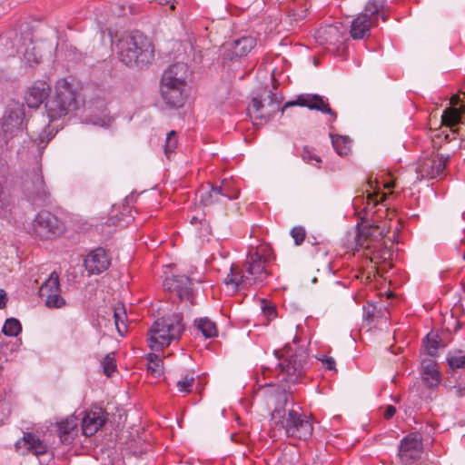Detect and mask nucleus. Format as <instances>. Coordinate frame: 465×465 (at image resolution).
Wrapping results in <instances>:
<instances>
[{"instance_id": "f257e3e1", "label": "nucleus", "mask_w": 465, "mask_h": 465, "mask_svg": "<svg viewBox=\"0 0 465 465\" xmlns=\"http://www.w3.org/2000/svg\"><path fill=\"white\" fill-rule=\"evenodd\" d=\"M269 247L259 246L247 255L244 271L236 265H232L231 272L224 279V282L227 285H232L235 290L263 284L272 274L269 270Z\"/></svg>"}, {"instance_id": "6e6552de", "label": "nucleus", "mask_w": 465, "mask_h": 465, "mask_svg": "<svg viewBox=\"0 0 465 465\" xmlns=\"http://www.w3.org/2000/svg\"><path fill=\"white\" fill-rule=\"evenodd\" d=\"M390 232L387 222L382 224L366 223L358 225L356 245L375 253L384 246L383 239Z\"/></svg>"}, {"instance_id": "a18cd8bd", "label": "nucleus", "mask_w": 465, "mask_h": 465, "mask_svg": "<svg viewBox=\"0 0 465 465\" xmlns=\"http://www.w3.org/2000/svg\"><path fill=\"white\" fill-rule=\"evenodd\" d=\"M302 157L305 162L312 164H313L312 161H314L316 163H321V158L313 152V150L310 149L309 147H304L302 149Z\"/></svg>"}, {"instance_id": "680f3d73", "label": "nucleus", "mask_w": 465, "mask_h": 465, "mask_svg": "<svg viewBox=\"0 0 465 465\" xmlns=\"http://www.w3.org/2000/svg\"><path fill=\"white\" fill-rule=\"evenodd\" d=\"M196 223H198V219L196 217H193L192 220H191V223L194 224Z\"/></svg>"}, {"instance_id": "13d9d810", "label": "nucleus", "mask_w": 465, "mask_h": 465, "mask_svg": "<svg viewBox=\"0 0 465 465\" xmlns=\"http://www.w3.org/2000/svg\"><path fill=\"white\" fill-rule=\"evenodd\" d=\"M442 134H444V139H445V141H447V142H450V141H451L452 139H454V138H455L454 136H453V137H450V134H449V133H445V131H442Z\"/></svg>"}, {"instance_id": "473e14b6", "label": "nucleus", "mask_w": 465, "mask_h": 465, "mask_svg": "<svg viewBox=\"0 0 465 465\" xmlns=\"http://www.w3.org/2000/svg\"><path fill=\"white\" fill-rule=\"evenodd\" d=\"M216 188L222 199L234 200L238 198L240 193V190L236 187L234 182L231 180H223Z\"/></svg>"}, {"instance_id": "9b49d317", "label": "nucleus", "mask_w": 465, "mask_h": 465, "mask_svg": "<svg viewBox=\"0 0 465 465\" xmlns=\"http://www.w3.org/2000/svg\"><path fill=\"white\" fill-rule=\"evenodd\" d=\"M423 440L419 432H411L405 436L400 443L398 457L401 464H411L421 458Z\"/></svg>"}, {"instance_id": "3c124183", "label": "nucleus", "mask_w": 465, "mask_h": 465, "mask_svg": "<svg viewBox=\"0 0 465 465\" xmlns=\"http://www.w3.org/2000/svg\"><path fill=\"white\" fill-rule=\"evenodd\" d=\"M378 195H379L378 193L374 194V193H370L366 198L367 206L364 209H367L371 204L375 206L378 203V200H377Z\"/></svg>"}, {"instance_id": "393cba45", "label": "nucleus", "mask_w": 465, "mask_h": 465, "mask_svg": "<svg viewBox=\"0 0 465 465\" xmlns=\"http://www.w3.org/2000/svg\"><path fill=\"white\" fill-rule=\"evenodd\" d=\"M24 119V112L22 108L16 107L6 112L4 116L3 131L5 134H15L21 130Z\"/></svg>"}, {"instance_id": "49530a36", "label": "nucleus", "mask_w": 465, "mask_h": 465, "mask_svg": "<svg viewBox=\"0 0 465 465\" xmlns=\"http://www.w3.org/2000/svg\"><path fill=\"white\" fill-rule=\"evenodd\" d=\"M376 311L377 309L374 304L367 303V305L363 307L364 317L367 320H372L375 316Z\"/></svg>"}, {"instance_id": "37998d69", "label": "nucleus", "mask_w": 465, "mask_h": 465, "mask_svg": "<svg viewBox=\"0 0 465 465\" xmlns=\"http://www.w3.org/2000/svg\"><path fill=\"white\" fill-rule=\"evenodd\" d=\"M194 384V377L193 375H185L177 382V388L180 392L190 393Z\"/></svg>"}, {"instance_id": "79ce46f5", "label": "nucleus", "mask_w": 465, "mask_h": 465, "mask_svg": "<svg viewBox=\"0 0 465 465\" xmlns=\"http://www.w3.org/2000/svg\"><path fill=\"white\" fill-rule=\"evenodd\" d=\"M45 304L49 308H61L64 305V300L60 295V292L51 293L50 296H45Z\"/></svg>"}, {"instance_id": "a878e982", "label": "nucleus", "mask_w": 465, "mask_h": 465, "mask_svg": "<svg viewBox=\"0 0 465 465\" xmlns=\"http://www.w3.org/2000/svg\"><path fill=\"white\" fill-rule=\"evenodd\" d=\"M56 425L61 442L64 444L71 443L76 435L77 419L74 416H70Z\"/></svg>"}, {"instance_id": "5701e85b", "label": "nucleus", "mask_w": 465, "mask_h": 465, "mask_svg": "<svg viewBox=\"0 0 465 465\" xmlns=\"http://www.w3.org/2000/svg\"><path fill=\"white\" fill-rule=\"evenodd\" d=\"M25 448L27 451L33 452L35 455L39 456L46 453V445L35 434L25 432L22 439L15 442L16 450Z\"/></svg>"}, {"instance_id": "72a5a7b5", "label": "nucleus", "mask_w": 465, "mask_h": 465, "mask_svg": "<svg viewBox=\"0 0 465 465\" xmlns=\"http://www.w3.org/2000/svg\"><path fill=\"white\" fill-rule=\"evenodd\" d=\"M440 342V340L437 333L432 331L429 332L423 341V348L425 352L431 357L437 356Z\"/></svg>"}, {"instance_id": "cd10ccee", "label": "nucleus", "mask_w": 465, "mask_h": 465, "mask_svg": "<svg viewBox=\"0 0 465 465\" xmlns=\"http://www.w3.org/2000/svg\"><path fill=\"white\" fill-rule=\"evenodd\" d=\"M287 13L292 21L299 23L307 15V7L304 0H292L287 5Z\"/></svg>"}, {"instance_id": "4468645a", "label": "nucleus", "mask_w": 465, "mask_h": 465, "mask_svg": "<svg viewBox=\"0 0 465 465\" xmlns=\"http://www.w3.org/2000/svg\"><path fill=\"white\" fill-rule=\"evenodd\" d=\"M460 99L458 95H454L450 99L451 106L444 110L441 115V124L450 129L451 134L460 133V124H463L465 119V105L460 104Z\"/></svg>"}, {"instance_id": "9d476101", "label": "nucleus", "mask_w": 465, "mask_h": 465, "mask_svg": "<svg viewBox=\"0 0 465 465\" xmlns=\"http://www.w3.org/2000/svg\"><path fill=\"white\" fill-rule=\"evenodd\" d=\"M33 230L40 239H51L61 235L65 231V226L54 213L41 211L34 220Z\"/></svg>"}, {"instance_id": "c03bdc74", "label": "nucleus", "mask_w": 465, "mask_h": 465, "mask_svg": "<svg viewBox=\"0 0 465 465\" xmlns=\"http://www.w3.org/2000/svg\"><path fill=\"white\" fill-rule=\"evenodd\" d=\"M291 235L293 238L295 244L300 245L306 237V232L303 227L296 226L292 229Z\"/></svg>"}, {"instance_id": "20e7f679", "label": "nucleus", "mask_w": 465, "mask_h": 465, "mask_svg": "<svg viewBox=\"0 0 465 465\" xmlns=\"http://www.w3.org/2000/svg\"><path fill=\"white\" fill-rule=\"evenodd\" d=\"M307 357L306 350L298 345L294 338L292 343H287L282 349L274 351L273 362L271 365L285 374L286 380L295 382L304 374ZM268 369H271V366Z\"/></svg>"}, {"instance_id": "338daca9", "label": "nucleus", "mask_w": 465, "mask_h": 465, "mask_svg": "<svg viewBox=\"0 0 465 465\" xmlns=\"http://www.w3.org/2000/svg\"><path fill=\"white\" fill-rule=\"evenodd\" d=\"M384 197H385V195H384V194H382V195L381 196V200H383V198H384Z\"/></svg>"}, {"instance_id": "58836bf2", "label": "nucleus", "mask_w": 465, "mask_h": 465, "mask_svg": "<svg viewBox=\"0 0 465 465\" xmlns=\"http://www.w3.org/2000/svg\"><path fill=\"white\" fill-rule=\"evenodd\" d=\"M102 366L104 373L110 377L112 373L116 370V360L114 352L107 353L102 361Z\"/></svg>"}, {"instance_id": "6e6d98bb", "label": "nucleus", "mask_w": 465, "mask_h": 465, "mask_svg": "<svg viewBox=\"0 0 465 465\" xmlns=\"http://www.w3.org/2000/svg\"><path fill=\"white\" fill-rule=\"evenodd\" d=\"M229 94H230V89H229V87H225V94H224V95H223V94H220V95H219V99H220V101L222 102V101H223V100L227 99V98H228Z\"/></svg>"}, {"instance_id": "864d4df0", "label": "nucleus", "mask_w": 465, "mask_h": 465, "mask_svg": "<svg viewBox=\"0 0 465 465\" xmlns=\"http://www.w3.org/2000/svg\"><path fill=\"white\" fill-rule=\"evenodd\" d=\"M4 414H7V417H8L10 414V410L5 405V403L0 401V419L3 417Z\"/></svg>"}, {"instance_id": "f8f14e48", "label": "nucleus", "mask_w": 465, "mask_h": 465, "mask_svg": "<svg viewBox=\"0 0 465 465\" xmlns=\"http://www.w3.org/2000/svg\"><path fill=\"white\" fill-rule=\"evenodd\" d=\"M192 286V279L185 275H173L163 282L164 289L185 302L187 307L193 304L194 294Z\"/></svg>"}, {"instance_id": "f03ea898", "label": "nucleus", "mask_w": 465, "mask_h": 465, "mask_svg": "<svg viewBox=\"0 0 465 465\" xmlns=\"http://www.w3.org/2000/svg\"><path fill=\"white\" fill-rule=\"evenodd\" d=\"M291 393L284 390L278 391L275 396L276 407L271 413L272 420L277 427L284 430L288 437L299 440L311 438L313 427L309 418L294 410L286 412L285 406Z\"/></svg>"}, {"instance_id": "7ed1b4c3", "label": "nucleus", "mask_w": 465, "mask_h": 465, "mask_svg": "<svg viewBox=\"0 0 465 465\" xmlns=\"http://www.w3.org/2000/svg\"><path fill=\"white\" fill-rule=\"evenodd\" d=\"M119 59L127 66L144 67L153 58V46L150 40L140 32L119 40Z\"/></svg>"}, {"instance_id": "0eeeda50", "label": "nucleus", "mask_w": 465, "mask_h": 465, "mask_svg": "<svg viewBox=\"0 0 465 465\" xmlns=\"http://www.w3.org/2000/svg\"><path fill=\"white\" fill-rule=\"evenodd\" d=\"M386 0H369L363 11L351 22L350 34L353 39H363L371 35L372 27L377 26L381 18L386 21L389 17L385 12Z\"/></svg>"}, {"instance_id": "39448f33", "label": "nucleus", "mask_w": 465, "mask_h": 465, "mask_svg": "<svg viewBox=\"0 0 465 465\" xmlns=\"http://www.w3.org/2000/svg\"><path fill=\"white\" fill-rule=\"evenodd\" d=\"M79 106L77 94L65 79L56 82L54 95L45 103L50 121H55L75 111Z\"/></svg>"}, {"instance_id": "09e8293b", "label": "nucleus", "mask_w": 465, "mask_h": 465, "mask_svg": "<svg viewBox=\"0 0 465 465\" xmlns=\"http://www.w3.org/2000/svg\"><path fill=\"white\" fill-rule=\"evenodd\" d=\"M322 365L330 371H336L335 365L336 362L333 358L325 356L323 359H322Z\"/></svg>"}, {"instance_id": "bb28decb", "label": "nucleus", "mask_w": 465, "mask_h": 465, "mask_svg": "<svg viewBox=\"0 0 465 465\" xmlns=\"http://www.w3.org/2000/svg\"><path fill=\"white\" fill-rule=\"evenodd\" d=\"M198 197L200 203L204 206L213 205L216 203H220L222 198L216 186L208 184L205 187H202L198 192Z\"/></svg>"}, {"instance_id": "e433bc0d", "label": "nucleus", "mask_w": 465, "mask_h": 465, "mask_svg": "<svg viewBox=\"0 0 465 465\" xmlns=\"http://www.w3.org/2000/svg\"><path fill=\"white\" fill-rule=\"evenodd\" d=\"M147 370L153 377H160L163 373V365L160 357L155 353L147 355Z\"/></svg>"}, {"instance_id": "8fccbe9b", "label": "nucleus", "mask_w": 465, "mask_h": 465, "mask_svg": "<svg viewBox=\"0 0 465 465\" xmlns=\"http://www.w3.org/2000/svg\"><path fill=\"white\" fill-rule=\"evenodd\" d=\"M396 413V408L392 405H388L384 411L383 417L386 420L391 419Z\"/></svg>"}, {"instance_id": "4c0bfd02", "label": "nucleus", "mask_w": 465, "mask_h": 465, "mask_svg": "<svg viewBox=\"0 0 465 465\" xmlns=\"http://www.w3.org/2000/svg\"><path fill=\"white\" fill-rule=\"evenodd\" d=\"M22 331V325L17 319H7L3 326V333L6 336H17Z\"/></svg>"}, {"instance_id": "2eb2a0df", "label": "nucleus", "mask_w": 465, "mask_h": 465, "mask_svg": "<svg viewBox=\"0 0 465 465\" xmlns=\"http://www.w3.org/2000/svg\"><path fill=\"white\" fill-rule=\"evenodd\" d=\"M293 105H300L307 107L310 110H317L322 113L328 114L331 116L332 121L337 117L336 113L331 110L327 101L323 100V98L318 94H301L295 101L286 103L282 110L283 111L286 107Z\"/></svg>"}, {"instance_id": "ea45409f", "label": "nucleus", "mask_w": 465, "mask_h": 465, "mask_svg": "<svg viewBox=\"0 0 465 465\" xmlns=\"http://www.w3.org/2000/svg\"><path fill=\"white\" fill-rule=\"evenodd\" d=\"M461 351H459V355L456 354H449L447 358L448 365L450 366L451 371H455L456 369H463L465 368V355L460 354Z\"/></svg>"}, {"instance_id": "2f4dec72", "label": "nucleus", "mask_w": 465, "mask_h": 465, "mask_svg": "<svg viewBox=\"0 0 465 465\" xmlns=\"http://www.w3.org/2000/svg\"><path fill=\"white\" fill-rule=\"evenodd\" d=\"M57 292H60L59 275L56 272H53L40 287L39 293L41 297H45Z\"/></svg>"}, {"instance_id": "1a4fd4ad", "label": "nucleus", "mask_w": 465, "mask_h": 465, "mask_svg": "<svg viewBox=\"0 0 465 465\" xmlns=\"http://www.w3.org/2000/svg\"><path fill=\"white\" fill-rule=\"evenodd\" d=\"M267 95L265 98H252L248 106V114L257 124H262L268 122L280 109L281 98L271 91L265 90Z\"/></svg>"}, {"instance_id": "c85d7f7f", "label": "nucleus", "mask_w": 465, "mask_h": 465, "mask_svg": "<svg viewBox=\"0 0 465 465\" xmlns=\"http://www.w3.org/2000/svg\"><path fill=\"white\" fill-rule=\"evenodd\" d=\"M255 45V41L252 37H242L234 41L232 47V54L235 57H242L246 55Z\"/></svg>"}, {"instance_id": "0e129e2a", "label": "nucleus", "mask_w": 465, "mask_h": 465, "mask_svg": "<svg viewBox=\"0 0 465 465\" xmlns=\"http://www.w3.org/2000/svg\"><path fill=\"white\" fill-rule=\"evenodd\" d=\"M368 183L370 184L371 187H372V181L371 179H369Z\"/></svg>"}, {"instance_id": "603ef678", "label": "nucleus", "mask_w": 465, "mask_h": 465, "mask_svg": "<svg viewBox=\"0 0 465 465\" xmlns=\"http://www.w3.org/2000/svg\"><path fill=\"white\" fill-rule=\"evenodd\" d=\"M7 296L4 290L0 289V309H4L6 306Z\"/></svg>"}, {"instance_id": "774afa93", "label": "nucleus", "mask_w": 465, "mask_h": 465, "mask_svg": "<svg viewBox=\"0 0 465 465\" xmlns=\"http://www.w3.org/2000/svg\"><path fill=\"white\" fill-rule=\"evenodd\" d=\"M463 259L465 260V252H464V254H463Z\"/></svg>"}, {"instance_id": "bf43d9fd", "label": "nucleus", "mask_w": 465, "mask_h": 465, "mask_svg": "<svg viewBox=\"0 0 465 465\" xmlns=\"http://www.w3.org/2000/svg\"><path fill=\"white\" fill-rule=\"evenodd\" d=\"M462 391H463V388L459 387V388L457 389V391H457V395H458V396H460V397H461V396L463 395Z\"/></svg>"}, {"instance_id": "4be33fe9", "label": "nucleus", "mask_w": 465, "mask_h": 465, "mask_svg": "<svg viewBox=\"0 0 465 465\" xmlns=\"http://www.w3.org/2000/svg\"><path fill=\"white\" fill-rule=\"evenodd\" d=\"M421 378L422 381L430 389L439 386L441 376L438 370L437 362L430 358H425L421 361Z\"/></svg>"}, {"instance_id": "aec40b11", "label": "nucleus", "mask_w": 465, "mask_h": 465, "mask_svg": "<svg viewBox=\"0 0 465 465\" xmlns=\"http://www.w3.org/2000/svg\"><path fill=\"white\" fill-rule=\"evenodd\" d=\"M107 413L102 408H94L86 412L82 420V430L85 436H93L104 426Z\"/></svg>"}, {"instance_id": "f3484780", "label": "nucleus", "mask_w": 465, "mask_h": 465, "mask_svg": "<svg viewBox=\"0 0 465 465\" xmlns=\"http://www.w3.org/2000/svg\"><path fill=\"white\" fill-rule=\"evenodd\" d=\"M447 161L448 158L441 155L425 158L419 162L416 171L423 179H434L442 174Z\"/></svg>"}, {"instance_id": "a19ab883", "label": "nucleus", "mask_w": 465, "mask_h": 465, "mask_svg": "<svg viewBox=\"0 0 465 465\" xmlns=\"http://www.w3.org/2000/svg\"><path fill=\"white\" fill-rule=\"evenodd\" d=\"M177 146V134L175 131H171L167 134V137L164 144V153L167 157L170 156V153L174 152Z\"/></svg>"}, {"instance_id": "412c9836", "label": "nucleus", "mask_w": 465, "mask_h": 465, "mask_svg": "<svg viewBox=\"0 0 465 465\" xmlns=\"http://www.w3.org/2000/svg\"><path fill=\"white\" fill-rule=\"evenodd\" d=\"M51 88L45 81L35 82L26 92L25 102L31 108H38L48 97Z\"/></svg>"}, {"instance_id": "6ab92c4d", "label": "nucleus", "mask_w": 465, "mask_h": 465, "mask_svg": "<svg viewBox=\"0 0 465 465\" xmlns=\"http://www.w3.org/2000/svg\"><path fill=\"white\" fill-rule=\"evenodd\" d=\"M186 84H176L161 81V94L165 104L171 108H179L183 105Z\"/></svg>"}, {"instance_id": "5fc2aeb1", "label": "nucleus", "mask_w": 465, "mask_h": 465, "mask_svg": "<svg viewBox=\"0 0 465 465\" xmlns=\"http://www.w3.org/2000/svg\"><path fill=\"white\" fill-rule=\"evenodd\" d=\"M153 1L157 3L158 5H162L172 4L171 5V9H174V5L173 4V0H153Z\"/></svg>"}, {"instance_id": "052dcab7", "label": "nucleus", "mask_w": 465, "mask_h": 465, "mask_svg": "<svg viewBox=\"0 0 465 465\" xmlns=\"http://www.w3.org/2000/svg\"><path fill=\"white\" fill-rule=\"evenodd\" d=\"M7 419V414H4L3 417L0 419V425L4 423V420Z\"/></svg>"}, {"instance_id": "b1692460", "label": "nucleus", "mask_w": 465, "mask_h": 465, "mask_svg": "<svg viewBox=\"0 0 465 465\" xmlns=\"http://www.w3.org/2000/svg\"><path fill=\"white\" fill-rule=\"evenodd\" d=\"M188 66L184 63H175L164 71L162 81L176 84H186Z\"/></svg>"}, {"instance_id": "e2e57ef3", "label": "nucleus", "mask_w": 465, "mask_h": 465, "mask_svg": "<svg viewBox=\"0 0 465 465\" xmlns=\"http://www.w3.org/2000/svg\"><path fill=\"white\" fill-rule=\"evenodd\" d=\"M393 186H394V184L392 183L385 184V188H387V189H390V188H391Z\"/></svg>"}, {"instance_id": "dca6fc26", "label": "nucleus", "mask_w": 465, "mask_h": 465, "mask_svg": "<svg viewBox=\"0 0 465 465\" xmlns=\"http://www.w3.org/2000/svg\"><path fill=\"white\" fill-rule=\"evenodd\" d=\"M84 265L89 273L100 274L110 267L111 258L104 248L98 247L86 255Z\"/></svg>"}, {"instance_id": "de8ad7c7", "label": "nucleus", "mask_w": 465, "mask_h": 465, "mask_svg": "<svg viewBox=\"0 0 465 465\" xmlns=\"http://www.w3.org/2000/svg\"><path fill=\"white\" fill-rule=\"evenodd\" d=\"M262 311L268 320L273 319L277 315L275 307L267 303L262 306Z\"/></svg>"}, {"instance_id": "ddd939ff", "label": "nucleus", "mask_w": 465, "mask_h": 465, "mask_svg": "<svg viewBox=\"0 0 465 465\" xmlns=\"http://www.w3.org/2000/svg\"><path fill=\"white\" fill-rule=\"evenodd\" d=\"M24 192L33 202H45L50 197L40 167L34 170L28 179L25 181Z\"/></svg>"}, {"instance_id": "4d7b16f0", "label": "nucleus", "mask_w": 465, "mask_h": 465, "mask_svg": "<svg viewBox=\"0 0 465 465\" xmlns=\"http://www.w3.org/2000/svg\"><path fill=\"white\" fill-rule=\"evenodd\" d=\"M363 201H364V198H363V197H361V196L356 197V198L354 199L353 204H354V206H355V207H357L360 203H363Z\"/></svg>"}, {"instance_id": "69168bd1", "label": "nucleus", "mask_w": 465, "mask_h": 465, "mask_svg": "<svg viewBox=\"0 0 465 465\" xmlns=\"http://www.w3.org/2000/svg\"><path fill=\"white\" fill-rule=\"evenodd\" d=\"M378 257H373V258H371V261L373 262L375 259H377Z\"/></svg>"}, {"instance_id": "f704fd0d", "label": "nucleus", "mask_w": 465, "mask_h": 465, "mask_svg": "<svg viewBox=\"0 0 465 465\" xmlns=\"http://www.w3.org/2000/svg\"><path fill=\"white\" fill-rule=\"evenodd\" d=\"M331 143L336 153L341 156L347 155L351 151V140L341 135H331Z\"/></svg>"}, {"instance_id": "7c9ffc66", "label": "nucleus", "mask_w": 465, "mask_h": 465, "mask_svg": "<svg viewBox=\"0 0 465 465\" xmlns=\"http://www.w3.org/2000/svg\"><path fill=\"white\" fill-rule=\"evenodd\" d=\"M114 318L116 330L121 336H124L127 331V325L125 323L127 320V314L124 304L119 303L114 308Z\"/></svg>"}, {"instance_id": "a211bd4d", "label": "nucleus", "mask_w": 465, "mask_h": 465, "mask_svg": "<svg viewBox=\"0 0 465 465\" xmlns=\"http://www.w3.org/2000/svg\"><path fill=\"white\" fill-rule=\"evenodd\" d=\"M344 35L345 28L341 23L322 26L315 33V38L321 45H335L341 44Z\"/></svg>"}, {"instance_id": "423d86ee", "label": "nucleus", "mask_w": 465, "mask_h": 465, "mask_svg": "<svg viewBox=\"0 0 465 465\" xmlns=\"http://www.w3.org/2000/svg\"><path fill=\"white\" fill-rule=\"evenodd\" d=\"M183 317L173 314L172 317L161 318L154 322L149 330L148 346L152 351H162L172 341L178 340L184 331Z\"/></svg>"}, {"instance_id": "c9c22d12", "label": "nucleus", "mask_w": 465, "mask_h": 465, "mask_svg": "<svg viewBox=\"0 0 465 465\" xmlns=\"http://www.w3.org/2000/svg\"><path fill=\"white\" fill-rule=\"evenodd\" d=\"M24 57L25 59L26 63L32 66V65L38 64L39 63H41V61L43 60L44 54L40 51L39 46L31 43L30 46H28L25 49V51L24 53Z\"/></svg>"}, {"instance_id": "c756f323", "label": "nucleus", "mask_w": 465, "mask_h": 465, "mask_svg": "<svg viewBox=\"0 0 465 465\" xmlns=\"http://www.w3.org/2000/svg\"><path fill=\"white\" fill-rule=\"evenodd\" d=\"M194 327L201 331L205 338H213L218 334L217 326L209 318H200L194 321Z\"/></svg>"}]
</instances>
